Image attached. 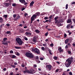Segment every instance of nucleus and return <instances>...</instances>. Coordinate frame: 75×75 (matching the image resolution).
Masks as SVG:
<instances>
[{
  "mask_svg": "<svg viewBox=\"0 0 75 75\" xmlns=\"http://www.w3.org/2000/svg\"><path fill=\"white\" fill-rule=\"evenodd\" d=\"M73 60L74 58L72 57L67 59L66 60V62L65 63L66 67H69L70 65H71V63L73 62Z\"/></svg>",
  "mask_w": 75,
  "mask_h": 75,
  "instance_id": "1",
  "label": "nucleus"
},
{
  "mask_svg": "<svg viewBox=\"0 0 75 75\" xmlns=\"http://www.w3.org/2000/svg\"><path fill=\"white\" fill-rule=\"evenodd\" d=\"M16 41L17 43L19 44L20 45H21L23 44V42L21 39L19 38H16Z\"/></svg>",
  "mask_w": 75,
  "mask_h": 75,
  "instance_id": "2",
  "label": "nucleus"
},
{
  "mask_svg": "<svg viewBox=\"0 0 75 75\" xmlns=\"http://www.w3.org/2000/svg\"><path fill=\"white\" fill-rule=\"evenodd\" d=\"M25 55L29 58H35L34 55L30 52H26L25 54Z\"/></svg>",
  "mask_w": 75,
  "mask_h": 75,
  "instance_id": "3",
  "label": "nucleus"
},
{
  "mask_svg": "<svg viewBox=\"0 0 75 75\" xmlns=\"http://www.w3.org/2000/svg\"><path fill=\"white\" fill-rule=\"evenodd\" d=\"M32 50L33 51L35 52V53H37L38 54H40V50L37 48H33L32 49Z\"/></svg>",
  "mask_w": 75,
  "mask_h": 75,
  "instance_id": "4",
  "label": "nucleus"
},
{
  "mask_svg": "<svg viewBox=\"0 0 75 75\" xmlns=\"http://www.w3.org/2000/svg\"><path fill=\"white\" fill-rule=\"evenodd\" d=\"M52 66L50 64H47L46 66V68L49 71H50L52 70Z\"/></svg>",
  "mask_w": 75,
  "mask_h": 75,
  "instance_id": "5",
  "label": "nucleus"
},
{
  "mask_svg": "<svg viewBox=\"0 0 75 75\" xmlns=\"http://www.w3.org/2000/svg\"><path fill=\"white\" fill-rule=\"evenodd\" d=\"M37 36H35L33 39V42H35V43H36V42H37Z\"/></svg>",
  "mask_w": 75,
  "mask_h": 75,
  "instance_id": "6",
  "label": "nucleus"
},
{
  "mask_svg": "<svg viewBox=\"0 0 75 75\" xmlns=\"http://www.w3.org/2000/svg\"><path fill=\"white\" fill-rule=\"evenodd\" d=\"M19 1L21 3H22L23 4L25 3V4H24V5H27V3L25 2V0H19Z\"/></svg>",
  "mask_w": 75,
  "mask_h": 75,
  "instance_id": "7",
  "label": "nucleus"
},
{
  "mask_svg": "<svg viewBox=\"0 0 75 75\" xmlns=\"http://www.w3.org/2000/svg\"><path fill=\"white\" fill-rule=\"evenodd\" d=\"M64 20L62 19H59L57 22L58 24H61L62 23H63Z\"/></svg>",
  "mask_w": 75,
  "mask_h": 75,
  "instance_id": "8",
  "label": "nucleus"
},
{
  "mask_svg": "<svg viewBox=\"0 0 75 75\" xmlns=\"http://www.w3.org/2000/svg\"><path fill=\"white\" fill-rule=\"evenodd\" d=\"M37 16L35 15V14H34L31 17V18L32 19H33V20H35V18L36 19V18H37Z\"/></svg>",
  "mask_w": 75,
  "mask_h": 75,
  "instance_id": "9",
  "label": "nucleus"
},
{
  "mask_svg": "<svg viewBox=\"0 0 75 75\" xmlns=\"http://www.w3.org/2000/svg\"><path fill=\"white\" fill-rule=\"evenodd\" d=\"M34 71L33 69H30V71H29V73H30L32 74H33L34 73Z\"/></svg>",
  "mask_w": 75,
  "mask_h": 75,
  "instance_id": "10",
  "label": "nucleus"
},
{
  "mask_svg": "<svg viewBox=\"0 0 75 75\" xmlns=\"http://www.w3.org/2000/svg\"><path fill=\"white\" fill-rule=\"evenodd\" d=\"M59 18L58 17V16H57L56 17L54 18V19L55 21V24H57V22H58V20H57V19Z\"/></svg>",
  "mask_w": 75,
  "mask_h": 75,
  "instance_id": "11",
  "label": "nucleus"
},
{
  "mask_svg": "<svg viewBox=\"0 0 75 75\" xmlns=\"http://www.w3.org/2000/svg\"><path fill=\"white\" fill-rule=\"evenodd\" d=\"M58 51H59L60 53L63 52H64V50L62 49V48L61 47H59L58 49Z\"/></svg>",
  "mask_w": 75,
  "mask_h": 75,
  "instance_id": "12",
  "label": "nucleus"
},
{
  "mask_svg": "<svg viewBox=\"0 0 75 75\" xmlns=\"http://www.w3.org/2000/svg\"><path fill=\"white\" fill-rule=\"evenodd\" d=\"M10 57L14 59L15 58H16V56L12 54L10 55Z\"/></svg>",
  "mask_w": 75,
  "mask_h": 75,
  "instance_id": "13",
  "label": "nucleus"
},
{
  "mask_svg": "<svg viewBox=\"0 0 75 75\" xmlns=\"http://www.w3.org/2000/svg\"><path fill=\"white\" fill-rule=\"evenodd\" d=\"M27 36H29V35H31V33L30 32H26L25 33Z\"/></svg>",
  "mask_w": 75,
  "mask_h": 75,
  "instance_id": "14",
  "label": "nucleus"
},
{
  "mask_svg": "<svg viewBox=\"0 0 75 75\" xmlns=\"http://www.w3.org/2000/svg\"><path fill=\"white\" fill-rule=\"evenodd\" d=\"M72 21V19L71 18H69L67 22V23H70Z\"/></svg>",
  "mask_w": 75,
  "mask_h": 75,
  "instance_id": "15",
  "label": "nucleus"
},
{
  "mask_svg": "<svg viewBox=\"0 0 75 75\" xmlns=\"http://www.w3.org/2000/svg\"><path fill=\"white\" fill-rule=\"evenodd\" d=\"M4 22V20H3V19L1 17H0V23H3Z\"/></svg>",
  "mask_w": 75,
  "mask_h": 75,
  "instance_id": "16",
  "label": "nucleus"
},
{
  "mask_svg": "<svg viewBox=\"0 0 75 75\" xmlns=\"http://www.w3.org/2000/svg\"><path fill=\"white\" fill-rule=\"evenodd\" d=\"M24 32V30L23 29H21L20 30L19 33H23Z\"/></svg>",
  "mask_w": 75,
  "mask_h": 75,
  "instance_id": "17",
  "label": "nucleus"
},
{
  "mask_svg": "<svg viewBox=\"0 0 75 75\" xmlns=\"http://www.w3.org/2000/svg\"><path fill=\"white\" fill-rule=\"evenodd\" d=\"M69 40V41L70 42H71L72 41V38L71 37H69V38H68Z\"/></svg>",
  "mask_w": 75,
  "mask_h": 75,
  "instance_id": "18",
  "label": "nucleus"
},
{
  "mask_svg": "<svg viewBox=\"0 0 75 75\" xmlns=\"http://www.w3.org/2000/svg\"><path fill=\"white\" fill-rule=\"evenodd\" d=\"M68 41H69V39L68 38L66 39L65 40V43L67 44L68 42Z\"/></svg>",
  "mask_w": 75,
  "mask_h": 75,
  "instance_id": "19",
  "label": "nucleus"
},
{
  "mask_svg": "<svg viewBox=\"0 0 75 75\" xmlns=\"http://www.w3.org/2000/svg\"><path fill=\"white\" fill-rule=\"evenodd\" d=\"M20 18V16H19V15H18L17 16L16 18H15V20H18V18Z\"/></svg>",
  "mask_w": 75,
  "mask_h": 75,
  "instance_id": "20",
  "label": "nucleus"
},
{
  "mask_svg": "<svg viewBox=\"0 0 75 75\" xmlns=\"http://www.w3.org/2000/svg\"><path fill=\"white\" fill-rule=\"evenodd\" d=\"M34 3V2L32 1L30 4V6H33V4Z\"/></svg>",
  "mask_w": 75,
  "mask_h": 75,
  "instance_id": "21",
  "label": "nucleus"
},
{
  "mask_svg": "<svg viewBox=\"0 0 75 75\" xmlns=\"http://www.w3.org/2000/svg\"><path fill=\"white\" fill-rule=\"evenodd\" d=\"M23 72L24 73H30V72L29 71V70H26L25 71H23Z\"/></svg>",
  "mask_w": 75,
  "mask_h": 75,
  "instance_id": "22",
  "label": "nucleus"
},
{
  "mask_svg": "<svg viewBox=\"0 0 75 75\" xmlns=\"http://www.w3.org/2000/svg\"><path fill=\"white\" fill-rule=\"evenodd\" d=\"M35 14L37 17V16H39L40 15V13L39 12H37Z\"/></svg>",
  "mask_w": 75,
  "mask_h": 75,
  "instance_id": "23",
  "label": "nucleus"
},
{
  "mask_svg": "<svg viewBox=\"0 0 75 75\" xmlns=\"http://www.w3.org/2000/svg\"><path fill=\"white\" fill-rule=\"evenodd\" d=\"M4 4L6 6H8L9 5H10V4H9V3H5Z\"/></svg>",
  "mask_w": 75,
  "mask_h": 75,
  "instance_id": "24",
  "label": "nucleus"
},
{
  "mask_svg": "<svg viewBox=\"0 0 75 75\" xmlns=\"http://www.w3.org/2000/svg\"><path fill=\"white\" fill-rule=\"evenodd\" d=\"M47 43H46V42H44V44H43V46H44V47H47Z\"/></svg>",
  "mask_w": 75,
  "mask_h": 75,
  "instance_id": "25",
  "label": "nucleus"
},
{
  "mask_svg": "<svg viewBox=\"0 0 75 75\" xmlns=\"http://www.w3.org/2000/svg\"><path fill=\"white\" fill-rule=\"evenodd\" d=\"M66 28L67 29H69V28H70V24H68L66 27Z\"/></svg>",
  "mask_w": 75,
  "mask_h": 75,
  "instance_id": "26",
  "label": "nucleus"
},
{
  "mask_svg": "<svg viewBox=\"0 0 75 75\" xmlns=\"http://www.w3.org/2000/svg\"><path fill=\"white\" fill-rule=\"evenodd\" d=\"M7 34H9L11 33V31H7L6 33Z\"/></svg>",
  "mask_w": 75,
  "mask_h": 75,
  "instance_id": "27",
  "label": "nucleus"
},
{
  "mask_svg": "<svg viewBox=\"0 0 75 75\" xmlns=\"http://www.w3.org/2000/svg\"><path fill=\"white\" fill-rule=\"evenodd\" d=\"M53 59H54L55 60H57V57H53Z\"/></svg>",
  "mask_w": 75,
  "mask_h": 75,
  "instance_id": "28",
  "label": "nucleus"
},
{
  "mask_svg": "<svg viewBox=\"0 0 75 75\" xmlns=\"http://www.w3.org/2000/svg\"><path fill=\"white\" fill-rule=\"evenodd\" d=\"M35 32L36 33H39L40 31L38 29L35 30Z\"/></svg>",
  "mask_w": 75,
  "mask_h": 75,
  "instance_id": "29",
  "label": "nucleus"
},
{
  "mask_svg": "<svg viewBox=\"0 0 75 75\" xmlns=\"http://www.w3.org/2000/svg\"><path fill=\"white\" fill-rule=\"evenodd\" d=\"M4 23L2 25H0L1 28H2V27H3L4 26Z\"/></svg>",
  "mask_w": 75,
  "mask_h": 75,
  "instance_id": "30",
  "label": "nucleus"
},
{
  "mask_svg": "<svg viewBox=\"0 0 75 75\" xmlns=\"http://www.w3.org/2000/svg\"><path fill=\"white\" fill-rule=\"evenodd\" d=\"M3 44L4 45H8V43H7V42H4L3 43Z\"/></svg>",
  "mask_w": 75,
  "mask_h": 75,
  "instance_id": "31",
  "label": "nucleus"
},
{
  "mask_svg": "<svg viewBox=\"0 0 75 75\" xmlns=\"http://www.w3.org/2000/svg\"><path fill=\"white\" fill-rule=\"evenodd\" d=\"M48 18H49L47 17H45L44 18V20H47V19H48Z\"/></svg>",
  "mask_w": 75,
  "mask_h": 75,
  "instance_id": "32",
  "label": "nucleus"
},
{
  "mask_svg": "<svg viewBox=\"0 0 75 75\" xmlns=\"http://www.w3.org/2000/svg\"><path fill=\"white\" fill-rule=\"evenodd\" d=\"M7 40V38H4L3 39V41H6Z\"/></svg>",
  "mask_w": 75,
  "mask_h": 75,
  "instance_id": "33",
  "label": "nucleus"
},
{
  "mask_svg": "<svg viewBox=\"0 0 75 75\" xmlns=\"http://www.w3.org/2000/svg\"><path fill=\"white\" fill-rule=\"evenodd\" d=\"M12 6H13V7H15V6H16V4L15 3L13 4H12Z\"/></svg>",
  "mask_w": 75,
  "mask_h": 75,
  "instance_id": "34",
  "label": "nucleus"
},
{
  "mask_svg": "<svg viewBox=\"0 0 75 75\" xmlns=\"http://www.w3.org/2000/svg\"><path fill=\"white\" fill-rule=\"evenodd\" d=\"M35 58H36V59L37 60L39 59V57H38V56H36V57H35Z\"/></svg>",
  "mask_w": 75,
  "mask_h": 75,
  "instance_id": "35",
  "label": "nucleus"
},
{
  "mask_svg": "<svg viewBox=\"0 0 75 75\" xmlns=\"http://www.w3.org/2000/svg\"><path fill=\"white\" fill-rule=\"evenodd\" d=\"M48 32H47L46 33H45V36H47V35H48Z\"/></svg>",
  "mask_w": 75,
  "mask_h": 75,
  "instance_id": "36",
  "label": "nucleus"
},
{
  "mask_svg": "<svg viewBox=\"0 0 75 75\" xmlns=\"http://www.w3.org/2000/svg\"><path fill=\"white\" fill-rule=\"evenodd\" d=\"M41 49L42 50L45 51V48L44 47H42Z\"/></svg>",
  "mask_w": 75,
  "mask_h": 75,
  "instance_id": "37",
  "label": "nucleus"
},
{
  "mask_svg": "<svg viewBox=\"0 0 75 75\" xmlns=\"http://www.w3.org/2000/svg\"><path fill=\"white\" fill-rule=\"evenodd\" d=\"M16 49H20L21 48V47H15Z\"/></svg>",
  "mask_w": 75,
  "mask_h": 75,
  "instance_id": "38",
  "label": "nucleus"
},
{
  "mask_svg": "<svg viewBox=\"0 0 75 75\" xmlns=\"http://www.w3.org/2000/svg\"><path fill=\"white\" fill-rule=\"evenodd\" d=\"M67 34H64V38H66V37H67Z\"/></svg>",
  "mask_w": 75,
  "mask_h": 75,
  "instance_id": "39",
  "label": "nucleus"
},
{
  "mask_svg": "<svg viewBox=\"0 0 75 75\" xmlns=\"http://www.w3.org/2000/svg\"><path fill=\"white\" fill-rule=\"evenodd\" d=\"M68 4H67L66 6V9H68Z\"/></svg>",
  "mask_w": 75,
  "mask_h": 75,
  "instance_id": "40",
  "label": "nucleus"
},
{
  "mask_svg": "<svg viewBox=\"0 0 75 75\" xmlns=\"http://www.w3.org/2000/svg\"><path fill=\"white\" fill-rule=\"evenodd\" d=\"M16 55L18 56H19L20 55V54L19 53L17 52L16 53Z\"/></svg>",
  "mask_w": 75,
  "mask_h": 75,
  "instance_id": "41",
  "label": "nucleus"
},
{
  "mask_svg": "<svg viewBox=\"0 0 75 75\" xmlns=\"http://www.w3.org/2000/svg\"><path fill=\"white\" fill-rule=\"evenodd\" d=\"M50 45L51 46V47H52L53 46H54V44L53 43H51Z\"/></svg>",
  "mask_w": 75,
  "mask_h": 75,
  "instance_id": "42",
  "label": "nucleus"
},
{
  "mask_svg": "<svg viewBox=\"0 0 75 75\" xmlns=\"http://www.w3.org/2000/svg\"><path fill=\"white\" fill-rule=\"evenodd\" d=\"M72 21H73V22L74 23H75V18H74L72 19Z\"/></svg>",
  "mask_w": 75,
  "mask_h": 75,
  "instance_id": "43",
  "label": "nucleus"
},
{
  "mask_svg": "<svg viewBox=\"0 0 75 75\" xmlns=\"http://www.w3.org/2000/svg\"><path fill=\"white\" fill-rule=\"evenodd\" d=\"M52 15H50V17H49L50 19H51L52 18Z\"/></svg>",
  "mask_w": 75,
  "mask_h": 75,
  "instance_id": "44",
  "label": "nucleus"
},
{
  "mask_svg": "<svg viewBox=\"0 0 75 75\" xmlns=\"http://www.w3.org/2000/svg\"><path fill=\"white\" fill-rule=\"evenodd\" d=\"M67 52H68V54H70L71 53V52L70 51H67Z\"/></svg>",
  "mask_w": 75,
  "mask_h": 75,
  "instance_id": "45",
  "label": "nucleus"
},
{
  "mask_svg": "<svg viewBox=\"0 0 75 75\" xmlns=\"http://www.w3.org/2000/svg\"><path fill=\"white\" fill-rule=\"evenodd\" d=\"M24 39L25 40H26V41H27V40H28V38H27L25 37Z\"/></svg>",
  "mask_w": 75,
  "mask_h": 75,
  "instance_id": "46",
  "label": "nucleus"
},
{
  "mask_svg": "<svg viewBox=\"0 0 75 75\" xmlns=\"http://www.w3.org/2000/svg\"><path fill=\"white\" fill-rule=\"evenodd\" d=\"M59 71V69H57L56 70V72H58Z\"/></svg>",
  "mask_w": 75,
  "mask_h": 75,
  "instance_id": "47",
  "label": "nucleus"
},
{
  "mask_svg": "<svg viewBox=\"0 0 75 75\" xmlns=\"http://www.w3.org/2000/svg\"><path fill=\"white\" fill-rule=\"evenodd\" d=\"M75 4V2H73L71 3V5H72L73 4Z\"/></svg>",
  "mask_w": 75,
  "mask_h": 75,
  "instance_id": "48",
  "label": "nucleus"
},
{
  "mask_svg": "<svg viewBox=\"0 0 75 75\" xmlns=\"http://www.w3.org/2000/svg\"><path fill=\"white\" fill-rule=\"evenodd\" d=\"M4 16V17L5 18H7V15H5Z\"/></svg>",
  "mask_w": 75,
  "mask_h": 75,
  "instance_id": "49",
  "label": "nucleus"
},
{
  "mask_svg": "<svg viewBox=\"0 0 75 75\" xmlns=\"http://www.w3.org/2000/svg\"><path fill=\"white\" fill-rule=\"evenodd\" d=\"M62 16H60V17H58L59 20L61 19H62Z\"/></svg>",
  "mask_w": 75,
  "mask_h": 75,
  "instance_id": "50",
  "label": "nucleus"
},
{
  "mask_svg": "<svg viewBox=\"0 0 75 75\" xmlns=\"http://www.w3.org/2000/svg\"><path fill=\"white\" fill-rule=\"evenodd\" d=\"M34 20V19H31V23H33V21Z\"/></svg>",
  "mask_w": 75,
  "mask_h": 75,
  "instance_id": "51",
  "label": "nucleus"
},
{
  "mask_svg": "<svg viewBox=\"0 0 75 75\" xmlns=\"http://www.w3.org/2000/svg\"><path fill=\"white\" fill-rule=\"evenodd\" d=\"M25 10V8H23L21 9V11H23V10Z\"/></svg>",
  "mask_w": 75,
  "mask_h": 75,
  "instance_id": "52",
  "label": "nucleus"
},
{
  "mask_svg": "<svg viewBox=\"0 0 75 75\" xmlns=\"http://www.w3.org/2000/svg\"><path fill=\"white\" fill-rule=\"evenodd\" d=\"M11 54H13V51L12 50H11L9 52Z\"/></svg>",
  "mask_w": 75,
  "mask_h": 75,
  "instance_id": "53",
  "label": "nucleus"
},
{
  "mask_svg": "<svg viewBox=\"0 0 75 75\" xmlns=\"http://www.w3.org/2000/svg\"><path fill=\"white\" fill-rule=\"evenodd\" d=\"M33 67H37V65L36 64H34L33 65Z\"/></svg>",
  "mask_w": 75,
  "mask_h": 75,
  "instance_id": "54",
  "label": "nucleus"
},
{
  "mask_svg": "<svg viewBox=\"0 0 75 75\" xmlns=\"http://www.w3.org/2000/svg\"><path fill=\"white\" fill-rule=\"evenodd\" d=\"M40 59L41 60H43L44 59L42 57H40Z\"/></svg>",
  "mask_w": 75,
  "mask_h": 75,
  "instance_id": "55",
  "label": "nucleus"
},
{
  "mask_svg": "<svg viewBox=\"0 0 75 75\" xmlns=\"http://www.w3.org/2000/svg\"><path fill=\"white\" fill-rule=\"evenodd\" d=\"M59 69V72H61L62 71V69Z\"/></svg>",
  "mask_w": 75,
  "mask_h": 75,
  "instance_id": "56",
  "label": "nucleus"
},
{
  "mask_svg": "<svg viewBox=\"0 0 75 75\" xmlns=\"http://www.w3.org/2000/svg\"><path fill=\"white\" fill-rule=\"evenodd\" d=\"M4 54H7V52L6 51V50H4Z\"/></svg>",
  "mask_w": 75,
  "mask_h": 75,
  "instance_id": "57",
  "label": "nucleus"
},
{
  "mask_svg": "<svg viewBox=\"0 0 75 75\" xmlns=\"http://www.w3.org/2000/svg\"><path fill=\"white\" fill-rule=\"evenodd\" d=\"M14 18H16V14H14L13 15Z\"/></svg>",
  "mask_w": 75,
  "mask_h": 75,
  "instance_id": "58",
  "label": "nucleus"
},
{
  "mask_svg": "<svg viewBox=\"0 0 75 75\" xmlns=\"http://www.w3.org/2000/svg\"><path fill=\"white\" fill-rule=\"evenodd\" d=\"M37 62L38 63H39L41 62H40L39 60H37Z\"/></svg>",
  "mask_w": 75,
  "mask_h": 75,
  "instance_id": "59",
  "label": "nucleus"
},
{
  "mask_svg": "<svg viewBox=\"0 0 75 75\" xmlns=\"http://www.w3.org/2000/svg\"><path fill=\"white\" fill-rule=\"evenodd\" d=\"M6 25L7 27H9V26H10V24H9L8 23L6 24Z\"/></svg>",
  "mask_w": 75,
  "mask_h": 75,
  "instance_id": "60",
  "label": "nucleus"
},
{
  "mask_svg": "<svg viewBox=\"0 0 75 75\" xmlns=\"http://www.w3.org/2000/svg\"><path fill=\"white\" fill-rule=\"evenodd\" d=\"M62 75H66V73L65 72H63Z\"/></svg>",
  "mask_w": 75,
  "mask_h": 75,
  "instance_id": "61",
  "label": "nucleus"
},
{
  "mask_svg": "<svg viewBox=\"0 0 75 75\" xmlns=\"http://www.w3.org/2000/svg\"><path fill=\"white\" fill-rule=\"evenodd\" d=\"M13 72H11L10 73V75H13Z\"/></svg>",
  "mask_w": 75,
  "mask_h": 75,
  "instance_id": "62",
  "label": "nucleus"
},
{
  "mask_svg": "<svg viewBox=\"0 0 75 75\" xmlns=\"http://www.w3.org/2000/svg\"><path fill=\"white\" fill-rule=\"evenodd\" d=\"M72 49L74 51L75 50V47H73V48H72Z\"/></svg>",
  "mask_w": 75,
  "mask_h": 75,
  "instance_id": "63",
  "label": "nucleus"
},
{
  "mask_svg": "<svg viewBox=\"0 0 75 75\" xmlns=\"http://www.w3.org/2000/svg\"><path fill=\"white\" fill-rule=\"evenodd\" d=\"M69 74H70V75H72V73L71 72H69Z\"/></svg>",
  "mask_w": 75,
  "mask_h": 75,
  "instance_id": "64",
  "label": "nucleus"
}]
</instances>
